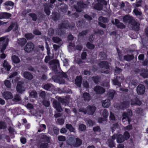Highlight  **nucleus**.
I'll return each mask as SVG.
<instances>
[{
	"mask_svg": "<svg viewBox=\"0 0 148 148\" xmlns=\"http://www.w3.org/2000/svg\"><path fill=\"white\" fill-rule=\"evenodd\" d=\"M72 27H71L69 26V25H68V24L66 23H64L62 24V25H61V26L59 25V28L60 30L61 31L62 30L61 29H62L63 28H66L68 29V27H69V28H70L71 29H72V27H73L75 26V25L73 24H72Z\"/></svg>",
	"mask_w": 148,
	"mask_h": 148,
	"instance_id": "25",
	"label": "nucleus"
},
{
	"mask_svg": "<svg viewBox=\"0 0 148 148\" xmlns=\"http://www.w3.org/2000/svg\"><path fill=\"white\" fill-rule=\"evenodd\" d=\"M40 138L41 139L43 140L44 142L47 143H50L51 138L47 136L45 134H42L40 136Z\"/></svg>",
	"mask_w": 148,
	"mask_h": 148,
	"instance_id": "16",
	"label": "nucleus"
},
{
	"mask_svg": "<svg viewBox=\"0 0 148 148\" xmlns=\"http://www.w3.org/2000/svg\"><path fill=\"white\" fill-rule=\"evenodd\" d=\"M30 96L32 98H35L37 96V93L34 91H32L30 93Z\"/></svg>",
	"mask_w": 148,
	"mask_h": 148,
	"instance_id": "50",
	"label": "nucleus"
},
{
	"mask_svg": "<svg viewBox=\"0 0 148 148\" xmlns=\"http://www.w3.org/2000/svg\"><path fill=\"white\" fill-rule=\"evenodd\" d=\"M14 27H15V28L14 29L15 30H17L18 28V26L16 23H11L10 26L8 27V28L6 29L5 32H10Z\"/></svg>",
	"mask_w": 148,
	"mask_h": 148,
	"instance_id": "21",
	"label": "nucleus"
},
{
	"mask_svg": "<svg viewBox=\"0 0 148 148\" xmlns=\"http://www.w3.org/2000/svg\"><path fill=\"white\" fill-rule=\"evenodd\" d=\"M87 123L90 126H92L94 124V122L91 119H89L87 120Z\"/></svg>",
	"mask_w": 148,
	"mask_h": 148,
	"instance_id": "64",
	"label": "nucleus"
},
{
	"mask_svg": "<svg viewBox=\"0 0 148 148\" xmlns=\"http://www.w3.org/2000/svg\"><path fill=\"white\" fill-rule=\"evenodd\" d=\"M27 42V40L25 38H22L18 39L17 40L18 44L21 46H23Z\"/></svg>",
	"mask_w": 148,
	"mask_h": 148,
	"instance_id": "29",
	"label": "nucleus"
},
{
	"mask_svg": "<svg viewBox=\"0 0 148 148\" xmlns=\"http://www.w3.org/2000/svg\"><path fill=\"white\" fill-rule=\"evenodd\" d=\"M58 139V140L60 141H64L66 140L65 137L62 136H59Z\"/></svg>",
	"mask_w": 148,
	"mask_h": 148,
	"instance_id": "54",
	"label": "nucleus"
},
{
	"mask_svg": "<svg viewBox=\"0 0 148 148\" xmlns=\"http://www.w3.org/2000/svg\"><path fill=\"white\" fill-rule=\"evenodd\" d=\"M8 42V38L2 37L0 38V44H2V47H1V52L3 53L5 49Z\"/></svg>",
	"mask_w": 148,
	"mask_h": 148,
	"instance_id": "4",
	"label": "nucleus"
},
{
	"mask_svg": "<svg viewBox=\"0 0 148 148\" xmlns=\"http://www.w3.org/2000/svg\"><path fill=\"white\" fill-rule=\"evenodd\" d=\"M97 3L94 6V9L97 10H101L103 5H107V2L104 0H97Z\"/></svg>",
	"mask_w": 148,
	"mask_h": 148,
	"instance_id": "5",
	"label": "nucleus"
},
{
	"mask_svg": "<svg viewBox=\"0 0 148 148\" xmlns=\"http://www.w3.org/2000/svg\"><path fill=\"white\" fill-rule=\"evenodd\" d=\"M123 21L125 23H128L131 24L134 26V28L138 31L139 29V24H138L133 19L132 17L129 15H126L123 18Z\"/></svg>",
	"mask_w": 148,
	"mask_h": 148,
	"instance_id": "2",
	"label": "nucleus"
},
{
	"mask_svg": "<svg viewBox=\"0 0 148 148\" xmlns=\"http://www.w3.org/2000/svg\"><path fill=\"white\" fill-rule=\"evenodd\" d=\"M133 12L136 15H140L141 14L140 10L137 8H135L134 9Z\"/></svg>",
	"mask_w": 148,
	"mask_h": 148,
	"instance_id": "43",
	"label": "nucleus"
},
{
	"mask_svg": "<svg viewBox=\"0 0 148 148\" xmlns=\"http://www.w3.org/2000/svg\"><path fill=\"white\" fill-rule=\"evenodd\" d=\"M82 77L80 76L77 77L75 79V84L78 86L80 87L82 83Z\"/></svg>",
	"mask_w": 148,
	"mask_h": 148,
	"instance_id": "33",
	"label": "nucleus"
},
{
	"mask_svg": "<svg viewBox=\"0 0 148 148\" xmlns=\"http://www.w3.org/2000/svg\"><path fill=\"white\" fill-rule=\"evenodd\" d=\"M12 59L13 62L15 64L18 63L20 61V60L18 57L15 55L12 56Z\"/></svg>",
	"mask_w": 148,
	"mask_h": 148,
	"instance_id": "32",
	"label": "nucleus"
},
{
	"mask_svg": "<svg viewBox=\"0 0 148 148\" xmlns=\"http://www.w3.org/2000/svg\"><path fill=\"white\" fill-rule=\"evenodd\" d=\"M66 127L71 132H75V129L71 124H67L66 125Z\"/></svg>",
	"mask_w": 148,
	"mask_h": 148,
	"instance_id": "28",
	"label": "nucleus"
},
{
	"mask_svg": "<svg viewBox=\"0 0 148 148\" xmlns=\"http://www.w3.org/2000/svg\"><path fill=\"white\" fill-rule=\"evenodd\" d=\"M124 130H125L130 131L133 128L131 124L125 127H124Z\"/></svg>",
	"mask_w": 148,
	"mask_h": 148,
	"instance_id": "48",
	"label": "nucleus"
},
{
	"mask_svg": "<svg viewBox=\"0 0 148 148\" xmlns=\"http://www.w3.org/2000/svg\"><path fill=\"white\" fill-rule=\"evenodd\" d=\"M125 140L122 134H118L116 140L117 142L118 143H121Z\"/></svg>",
	"mask_w": 148,
	"mask_h": 148,
	"instance_id": "23",
	"label": "nucleus"
},
{
	"mask_svg": "<svg viewBox=\"0 0 148 148\" xmlns=\"http://www.w3.org/2000/svg\"><path fill=\"white\" fill-rule=\"evenodd\" d=\"M124 79V77L122 75H121V77H117L116 79L112 80L113 84L114 85L118 86L119 87L121 86L120 83L122 82Z\"/></svg>",
	"mask_w": 148,
	"mask_h": 148,
	"instance_id": "7",
	"label": "nucleus"
},
{
	"mask_svg": "<svg viewBox=\"0 0 148 148\" xmlns=\"http://www.w3.org/2000/svg\"><path fill=\"white\" fill-rule=\"evenodd\" d=\"M3 98L5 100H8L12 99L13 97V95L10 92L5 91L1 92Z\"/></svg>",
	"mask_w": 148,
	"mask_h": 148,
	"instance_id": "8",
	"label": "nucleus"
},
{
	"mask_svg": "<svg viewBox=\"0 0 148 148\" xmlns=\"http://www.w3.org/2000/svg\"><path fill=\"white\" fill-rule=\"evenodd\" d=\"M4 5L6 9L9 10L13 8L14 5V3L11 1H7L4 3Z\"/></svg>",
	"mask_w": 148,
	"mask_h": 148,
	"instance_id": "13",
	"label": "nucleus"
},
{
	"mask_svg": "<svg viewBox=\"0 0 148 148\" xmlns=\"http://www.w3.org/2000/svg\"><path fill=\"white\" fill-rule=\"evenodd\" d=\"M145 86L142 84L139 85L137 88V91L138 94L142 95L145 92Z\"/></svg>",
	"mask_w": 148,
	"mask_h": 148,
	"instance_id": "12",
	"label": "nucleus"
},
{
	"mask_svg": "<svg viewBox=\"0 0 148 148\" xmlns=\"http://www.w3.org/2000/svg\"><path fill=\"white\" fill-rule=\"evenodd\" d=\"M53 130L54 134L57 135L59 134V129L55 126L53 127Z\"/></svg>",
	"mask_w": 148,
	"mask_h": 148,
	"instance_id": "44",
	"label": "nucleus"
},
{
	"mask_svg": "<svg viewBox=\"0 0 148 148\" xmlns=\"http://www.w3.org/2000/svg\"><path fill=\"white\" fill-rule=\"evenodd\" d=\"M109 146L110 148H112L115 146V143L113 140H111L108 143Z\"/></svg>",
	"mask_w": 148,
	"mask_h": 148,
	"instance_id": "45",
	"label": "nucleus"
},
{
	"mask_svg": "<svg viewBox=\"0 0 148 148\" xmlns=\"http://www.w3.org/2000/svg\"><path fill=\"white\" fill-rule=\"evenodd\" d=\"M53 107L56 109L57 111H61V110H64L63 109H62L60 103L57 101L54 100L53 102Z\"/></svg>",
	"mask_w": 148,
	"mask_h": 148,
	"instance_id": "15",
	"label": "nucleus"
},
{
	"mask_svg": "<svg viewBox=\"0 0 148 148\" xmlns=\"http://www.w3.org/2000/svg\"><path fill=\"white\" fill-rule=\"evenodd\" d=\"M102 115L103 118L105 119H107L108 115V112H102Z\"/></svg>",
	"mask_w": 148,
	"mask_h": 148,
	"instance_id": "60",
	"label": "nucleus"
},
{
	"mask_svg": "<svg viewBox=\"0 0 148 148\" xmlns=\"http://www.w3.org/2000/svg\"><path fill=\"white\" fill-rule=\"evenodd\" d=\"M34 48V45L31 42H28L25 47V51L28 53L32 51Z\"/></svg>",
	"mask_w": 148,
	"mask_h": 148,
	"instance_id": "9",
	"label": "nucleus"
},
{
	"mask_svg": "<svg viewBox=\"0 0 148 148\" xmlns=\"http://www.w3.org/2000/svg\"><path fill=\"white\" fill-rule=\"evenodd\" d=\"M24 77L28 79H32L33 78V75L30 73L28 72H25L23 74Z\"/></svg>",
	"mask_w": 148,
	"mask_h": 148,
	"instance_id": "27",
	"label": "nucleus"
},
{
	"mask_svg": "<svg viewBox=\"0 0 148 148\" xmlns=\"http://www.w3.org/2000/svg\"><path fill=\"white\" fill-rule=\"evenodd\" d=\"M30 113L28 115L29 116H37V114L39 112L41 114L44 113V112H35L34 113V112H29Z\"/></svg>",
	"mask_w": 148,
	"mask_h": 148,
	"instance_id": "40",
	"label": "nucleus"
},
{
	"mask_svg": "<svg viewBox=\"0 0 148 148\" xmlns=\"http://www.w3.org/2000/svg\"><path fill=\"white\" fill-rule=\"evenodd\" d=\"M96 108L94 105L88 106L86 110L82 108L79 110V111H95Z\"/></svg>",
	"mask_w": 148,
	"mask_h": 148,
	"instance_id": "14",
	"label": "nucleus"
},
{
	"mask_svg": "<svg viewBox=\"0 0 148 148\" xmlns=\"http://www.w3.org/2000/svg\"><path fill=\"white\" fill-rule=\"evenodd\" d=\"M99 67L103 69V70H107L106 71H103L102 72V73L108 74L110 71V68L108 64L106 62L102 61L99 64Z\"/></svg>",
	"mask_w": 148,
	"mask_h": 148,
	"instance_id": "3",
	"label": "nucleus"
},
{
	"mask_svg": "<svg viewBox=\"0 0 148 148\" xmlns=\"http://www.w3.org/2000/svg\"><path fill=\"white\" fill-rule=\"evenodd\" d=\"M134 58L133 55H128L124 56V59L126 60L129 61L132 60Z\"/></svg>",
	"mask_w": 148,
	"mask_h": 148,
	"instance_id": "41",
	"label": "nucleus"
},
{
	"mask_svg": "<svg viewBox=\"0 0 148 148\" xmlns=\"http://www.w3.org/2000/svg\"><path fill=\"white\" fill-rule=\"evenodd\" d=\"M94 91L97 93H102L104 92L105 90L102 87L99 86H96L94 88Z\"/></svg>",
	"mask_w": 148,
	"mask_h": 148,
	"instance_id": "19",
	"label": "nucleus"
},
{
	"mask_svg": "<svg viewBox=\"0 0 148 148\" xmlns=\"http://www.w3.org/2000/svg\"><path fill=\"white\" fill-rule=\"evenodd\" d=\"M115 92L114 90H111L109 93V97L111 99H112L113 97Z\"/></svg>",
	"mask_w": 148,
	"mask_h": 148,
	"instance_id": "57",
	"label": "nucleus"
},
{
	"mask_svg": "<svg viewBox=\"0 0 148 148\" xmlns=\"http://www.w3.org/2000/svg\"><path fill=\"white\" fill-rule=\"evenodd\" d=\"M84 100L89 101L90 99V96L88 93H84L82 96Z\"/></svg>",
	"mask_w": 148,
	"mask_h": 148,
	"instance_id": "34",
	"label": "nucleus"
},
{
	"mask_svg": "<svg viewBox=\"0 0 148 148\" xmlns=\"http://www.w3.org/2000/svg\"><path fill=\"white\" fill-rule=\"evenodd\" d=\"M17 74L16 72H14L12 74L10 75L9 77H8L7 79L5 80L4 83L5 86L7 88H11V84L10 81L8 80L9 78H11L14 76H15Z\"/></svg>",
	"mask_w": 148,
	"mask_h": 148,
	"instance_id": "6",
	"label": "nucleus"
},
{
	"mask_svg": "<svg viewBox=\"0 0 148 148\" xmlns=\"http://www.w3.org/2000/svg\"><path fill=\"white\" fill-rule=\"evenodd\" d=\"M112 23L116 25L118 28L123 29L125 27V26L123 23H120L119 21L117 19H115L114 21H113Z\"/></svg>",
	"mask_w": 148,
	"mask_h": 148,
	"instance_id": "17",
	"label": "nucleus"
},
{
	"mask_svg": "<svg viewBox=\"0 0 148 148\" xmlns=\"http://www.w3.org/2000/svg\"><path fill=\"white\" fill-rule=\"evenodd\" d=\"M6 127L5 123L3 121L0 122V129H5Z\"/></svg>",
	"mask_w": 148,
	"mask_h": 148,
	"instance_id": "51",
	"label": "nucleus"
},
{
	"mask_svg": "<svg viewBox=\"0 0 148 148\" xmlns=\"http://www.w3.org/2000/svg\"><path fill=\"white\" fill-rule=\"evenodd\" d=\"M43 103L44 105L46 107H48L50 105L49 102L47 100H44L43 101Z\"/></svg>",
	"mask_w": 148,
	"mask_h": 148,
	"instance_id": "61",
	"label": "nucleus"
},
{
	"mask_svg": "<svg viewBox=\"0 0 148 148\" xmlns=\"http://www.w3.org/2000/svg\"><path fill=\"white\" fill-rule=\"evenodd\" d=\"M50 64H53V66H54V68H53V69L54 70L56 71V68H57V66H58V69H60L59 64V61L58 60H53L50 62Z\"/></svg>",
	"mask_w": 148,
	"mask_h": 148,
	"instance_id": "18",
	"label": "nucleus"
},
{
	"mask_svg": "<svg viewBox=\"0 0 148 148\" xmlns=\"http://www.w3.org/2000/svg\"><path fill=\"white\" fill-rule=\"evenodd\" d=\"M39 148H48L49 145L47 143H44L38 145Z\"/></svg>",
	"mask_w": 148,
	"mask_h": 148,
	"instance_id": "36",
	"label": "nucleus"
},
{
	"mask_svg": "<svg viewBox=\"0 0 148 148\" xmlns=\"http://www.w3.org/2000/svg\"><path fill=\"white\" fill-rule=\"evenodd\" d=\"M16 89L17 91L19 93H22L25 91V88L23 83L20 82H18Z\"/></svg>",
	"mask_w": 148,
	"mask_h": 148,
	"instance_id": "10",
	"label": "nucleus"
},
{
	"mask_svg": "<svg viewBox=\"0 0 148 148\" xmlns=\"http://www.w3.org/2000/svg\"><path fill=\"white\" fill-rule=\"evenodd\" d=\"M78 5V8L76 7L75 6H74V8L77 12H79L81 11V8H85L86 7V4H83V2L82 1H80L78 2L77 3Z\"/></svg>",
	"mask_w": 148,
	"mask_h": 148,
	"instance_id": "11",
	"label": "nucleus"
},
{
	"mask_svg": "<svg viewBox=\"0 0 148 148\" xmlns=\"http://www.w3.org/2000/svg\"><path fill=\"white\" fill-rule=\"evenodd\" d=\"M110 101L109 99H107L102 102V106L104 108L108 107L110 104Z\"/></svg>",
	"mask_w": 148,
	"mask_h": 148,
	"instance_id": "26",
	"label": "nucleus"
},
{
	"mask_svg": "<svg viewBox=\"0 0 148 148\" xmlns=\"http://www.w3.org/2000/svg\"><path fill=\"white\" fill-rule=\"evenodd\" d=\"M130 102L131 105L136 104L140 106L141 104V101L139 100L137 98L134 97V99H129L127 101H124L121 103L119 107L116 108L118 110H124L127 107Z\"/></svg>",
	"mask_w": 148,
	"mask_h": 148,
	"instance_id": "1",
	"label": "nucleus"
},
{
	"mask_svg": "<svg viewBox=\"0 0 148 148\" xmlns=\"http://www.w3.org/2000/svg\"><path fill=\"white\" fill-rule=\"evenodd\" d=\"M109 118L110 120L111 121H114L115 120V117L114 114L112 113V112H110Z\"/></svg>",
	"mask_w": 148,
	"mask_h": 148,
	"instance_id": "58",
	"label": "nucleus"
},
{
	"mask_svg": "<svg viewBox=\"0 0 148 148\" xmlns=\"http://www.w3.org/2000/svg\"><path fill=\"white\" fill-rule=\"evenodd\" d=\"M53 87V86L50 84H47L43 86L44 88L47 90H50L52 89Z\"/></svg>",
	"mask_w": 148,
	"mask_h": 148,
	"instance_id": "39",
	"label": "nucleus"
},
{
	"mask_svg": "<svg viewBox=\"0 0 148 148\" xmlns=\"http://www.w3.org/2000/svg\"><path fill=\"white\" fill-rule=\"evenodd\" d=\"M119 126V125L118 123H116L112 124V126L111 127V130L113 133L116 129L118 128Z\"/></svg>",
	"mask_w": 148,
	"mask_h": 148,
	"instance_id": "37",
	"label": "nucleus"
},
{
	"mask_svg": "<svg viewBox=\"0 0 148 148\" xmlns=\"http://www.w3.org/2000/svg\"><path fill=\"white\" fill-rule=\"evenodd\" d=\"M69 46L73 47H75L74 48V49L75 48L76 49L79 51H81L82 48V47L81 45V43L79 42H76L75 45L71 44H70Z\"/></svg>",
	"mask_w": 148,
	"mask_h": 148,
	"instance_id": "20",
	"label": "nucleus"
},
{
	"mask_svg": "<svg viewBox=\"0 0 148 148\" xmlns=\"http://www.w3.org/2000/svg\"><path fill=\"white\" fill-rule=\"evenodd\" d=\"M99 20L104 23H107L108 22V20L107 18H104L102 16L100 17L99 18Z\"/></svg>",
	"mask_w": 148,
	"mask_h": 148,
	"instance_id": "42",
	"label": "nucleus"
},
{
	"mask_svg": "<svg viewBox=\"0 0 148 148\" xmlns=\"http://www.w3.org/2000/svg\"><path fill=\"white\" fill-rule=\"evenodd\" d=\"M59 101L61 102L62 103H68V102L66 101V99H64L62 98L61 97H60L58 99Z\"/></svg>",
	"mask_w": 148,
	"mask_h": 148,
	"instance_id": "63",
	"label": "nucleus"
},
{
	"mask_svg": "<svg viewBox=\"0 0 148 148\" xmlns=\"http://www.w3.org/2000/svg\"><path fill=\"white\" fill-rule=\"evenodd\" d=\"M48 1H50V3H49V7L53 8L54 6L53 5V4L54 3V2L56 1V0H48Z\"/></svg>",
	"mask_w": 148,
	"mask_h": 148,
	"instance_id": "56",
	"label": "nucleus"
},
{
	"mask_svg": "<svg viewBox=\"0 0 148 148\" xmlns=\"http://www.w3.org/2000/svg\"><path fill=\"white\" fill-rule=\"evenodd\" d=\"M123 136L125 140H127L130 137V133L128 132L127 131H125L124 133Z\"/></svg>",
	"mask_w": 148,
	"mask_h": 148,
	"instance_id": "38",
	"label": "nucleus"
},
{
	"mask_svg": "<svg viewBox=\"0 0 148 148\" xmlns=\"http://www.w3.org/2000/svg\"><path fill=\"white\" fill-rule=\"evenodd\" d=\"M76 142L75 143L73 144V147H79L82 143V140L80 138H77L75 139Z\"/></svg>",
	"mask_w": 148,
	"mask_h": 148,
	"instance_id": "24",
	"label": "nucleus"
},
{
	"mask_svg": "<svg viewBox=\"0 0 148 148\" xmlns=\"http://www.w3.org/2000/svg\"><path fill=\"white\" fill-rule=\"evenodd\" d=\"M21 99V97L18 95H16L14 96L13 99V101H18Z\"/></svg>",
	"mask_w": 148,
	"mask_h": 148,
	"instance_id": "52",
	"label": "nucleus"
},
{
	"mask_svg": "<svg viewBox=\"0 0 148 148\" xmlns=\"http://www.w3.org/2000/svg\"><path fill=\"white\" fill-rule=\"evenodd\" d=\"M14 27H15V28L14 29L15 30H17L18 28V26L16 23H11L10 26L8 27V28L6 29L5 32H10Z\"/></svg>",
	"mask_w": 148,
	"mask_h": 148,
	"instance_id": "22",
	"label": "nucleus"
},
{
	"mask_svg": "<svg viewBox=\"0 0 148 148\" xmlns=\"http://www.w3.org/2000/svg\"><path fill=\"white\" fill-rule=\"evenodd\" d=\"M25 37L28 39L29 40L33 38V35L31 33H28L25 34Z\"/></svg>",
	"mask_w": 148,
	"mask_h": 148,
	"instance_id": "46",
	"label": "nucleus"
},
{
	"mask_svg": "<svg viewBox=\"0 0 148 148\" xmlns=\"http://www.w3.org/2000/svg\"><path fill=\"white\" fill-rule=\"evenodd\" d=\"M93 130L94 132H100L101 131L100 127L99 126L94 127L93 128Z\"/></svg>",
	"mask_w": 148,
	"mask_h": 148,
	"instance_id": "49",
	"label": "nucleus"
},
{
	"mask_svg": "<svg viewBox=\"0 0 148 148\" xmlns=\"http://www.w3.org/2000/svg\"><path fill=\"white\" fill-rule=\"evenodd\" d=\"M47 6V4H46L45 5V11L47 15H49L50 13V12Z\"/></svg>",
	"mask_w": 148,
	"mask_h": 148,
	"instance_id": "47",
	"label": "nucleus"
},
{
	"mask_svg": "<svg viewBox=\"0 0 148 148\" xmlns=\"http://www.w3.org/2000/svg\"><path fill=\"white\" fill-rule=\"evenodd\" d=\"M86 47L88 48L89 49H92L94 48L95 46L94 45L92 44L90 42H88L87 43Z\"/></svg>",
	"mask_w": 148,
	"mask_h": 148,
	"instance_id": "53",
	"label": "nucleus"
},
{
	"mask_svg": "<svg viewBox=\"0 0 148 148\" xmlns=\"http://www.w3.org/2000/svg\"><path fill=\"white\" fill-rule=\"evenodd\" d=\"M137 83V81L136 80L132 81L129 84V87L132 89L134 88L135 87Z\"/></svg>",
	"mask_w": 148,
	"mask_h": 148,
	"instance_id": "30",
	"label": "nucleus"
},
{
	"mask_svg": "<svg viewBox=\"0 0 148 148\" xmlns=\"http://www.w3.org/2000/svg\"><path fill=\"white\" fill-rule=\"evenodd\" d=\"M3 66L6 69L7 71H9L11 67L10 65L6 60L4 61Z\"/></svg>",
	"mask_w": 148,
	"mask_h": 148,
	"instance_id": "31",
	"label": "nucleus"
},
{
	"mask_svg": "<svg viewBox=\"0 0 148 148\" xmlns=\"http://www.w3.org/2000/svg\"><path fill=\"white\" fill-rule=\"evenodd\" d=\"M29 16L32 18L33 20L34 21L36 20L37 19L36 16L35 14L33 13H30L29 14Z\"/></svg>",
	"mask_w": 148,
	"mask_h": 148,
	"instance_id": "62",
	"label": "nucleus"
},
{
	"mask_svg": "<svg viewBox=\"0 0 148 148\" xmlns=\"http://www.w3.org/2000/svg\"><path fill=\"white\" fill-rule=\"evenodd\" d=\"M107 119H104L102 117H99L98 119V122L99 123H102L103 122L106 121Z\"/></svg>",
	"mask_w": 148,
	"mask_h": 148,
	"instance_id": "55",
	"label": "nucleus"
},
{
	"mask_svg": "<svg viewBox=\"0 0 148 148\" xmlns=\"http://www.w3.org/2000/svg\"><path fill=\"white\" fill-rule=\"evenodd\" d=\"M86 126L83 124H81L79 125L78 130L82 132H84L86 129Z\"/></svg>",
	"mask_w": 148,
	"mask_h": 148,
	"instance_id": "35",
	"label": "nucleus"
},
{
	"mask_svg": "<svg viewBox=\"0 0 148 148\" xmlns=\"http://www.w3.org/2000/svg\"><path fill=\"white\" fill-rule=\"evenodd\" d=\"M53 42L55 43H58L61 40L60 38L57 37H53L52 38Z\"/></svg>",
	"mask_w": 148,
	"mask_h": 148,
	"instance_id": "59",
	"label": "nucleus"
}]
</instances>
